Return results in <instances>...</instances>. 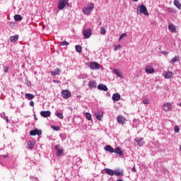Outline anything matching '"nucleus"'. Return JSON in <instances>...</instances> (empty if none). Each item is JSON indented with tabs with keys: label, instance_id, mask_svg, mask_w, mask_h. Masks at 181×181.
I'll list each match as a JSON object with an SVG mask.
<instances>
[{
	"label": "nucleus",
	"instance_id": "obj_31",
	"mask_svg": "<svg viewBox=\"0 0 181 181\" xmlns=\"http://www.w3.org/2000/svg\"><path fill=\"white\" fill-rule=\"evenodd\" d=\"M75 49L76 51L78 52V53H81V52H83V48L81 47V45H76Z\"/></svg>",
	"mask_w": 181,
	"mask_h": 181
},
{
	"label": "nucleus",
	"instance_id": "obj_14",
	"mask_svg": "<svg viewBox=\"0 0 181 181\" xmlns=\"http://www.w3.org/2000/svg\"><path fill=\"white\" fill-rule=\"evenodd\" d=\"M18 39L19 35H13L10 37V42H11V43H16Z\"/></svg>",
	"mask_w": 181,
	"mask_h": 181
},
{
	"label": "nucleus",
	"instance_id": "obj_32",
	"mask_svg": "<svg viewBox=\"0 0 181 181\" xmlns=\"http://www.w3.org/2000/svg\"><path fill=\"white\" fill-rule=\"evenodd\" d=\"M14 19L17 22H21V21H22V16L21 15H16L14 16Z\"/></svg>",
	"mask_w": 181,
	"mask_h": 181
},
{
	"label": "nucleus",
	"instance_id": "obj_28",
	"mask_svg": "<svg viewBox=\"0 0 181 181\" xmlns=\"http://www.w3.org/2000/svg\"><path fill=\"white\" fill-rule=\"evenodd\" d=\"M172 77H173V73H172L170 71H168L165 74V78H172Z\"/></svg>",
	"mask_w": 181,
	"mask_h": 181
},
{
	"label": "nucleus",
	"instance_id": "obj_36",
	"mask_svg": "<svg viewBox=\"0 0 181 181\" xmlns=\"http://www.w3.org/2000/svg\"><path fill=\"white\" fill-rule=\"evenodd\" d=\"M143 104H151V101L149 99L146 98L142 100Z\"/></svg>",
	"mask_w": 181,
	"mask_h": 181
},
{
	"label": "nucleus",
	"instance_id": "obj_12",
	"mask_svg": "<svg viewBox=\"0 0 181 181\" xmlns=\"http://www.w3.org/2000/svg\"><path fill=\"white\" fill-rule=\"evenodd\" d=\"M50 114L51 112L49 110L40 112L41 117H43L44 118H47V117H50Z\"/></svg>",
	"mask_w": 181,
	"mask_h": 181
},
{
	"label": "nucleus",
	"instance_id": "obj_33",
	"mask_svg": "<svg viewBox=\"0 0 181 181\" xmlns=\"http://www.w3.org/2000/svg\"><path fill=\"white\" fill-rule=\"evenodd\" d=\"M167 12H168V13H175V11L173 8H168Z\"/></svg>",
	"mask_w": 181,
	"mask_h": 181
},
{
	"label": "nucleus",
	"instance_id": "obj_9",
	"mask_svg": "<svg viewBox=\"0 0 181 181\" xmlns=\"http://www.w3.org/2000/svg\"><path fill=\"white\" fill-rule=\"evenodd\" d=\"M41 134H42V130H38L37 129H35L30 132V135H31V136H35V135H38L39 136H40Z\"/></svg>",
	"mask_w": 181,
	"mask_h": 181
},
{
	"label": "nucleus",
	"instance_id": "obj_10",
	"mask_svg": "<svg viewBox=\"0 0 181 181\" xmlns=\"http://www.w3.org/2000/svg\"><path fill=\"white\" fill-rule=\"evenodd\" d=\"M90 70H95V69H100V64L97 62H90Z\"/></svg>",
	"mask_w": 181,
	"mask_h": 181
},
{
	"label": "nucleus",
	"instance_id": "obj_37",
	"mask_svg": "<svg viewBox=\"0 0 181 181\" xmlns=\"http://www.w3.org/2000/svg\"><path fill=\"white\" fill-rule=\"evenodd\" d=\"M57 117L58 118H59V119H63L64 117H63V113L61 112H57Z\"/></svg>",
	"mask_w": 181,
	"mask_h": 181
},
{
	"label": "nucleus",
	"instance_id": "obj_17",
	"mask_svg": "<svg viewBox=\"0 0 181 181\" xmlns=\"http://www.w3.org/2000/svg\"><path fill=\"white\" fill-rule=\"evenodd\" d=\"M105 151H107V152H110V153H114L115 149L111 146L107 145L105 147Z\"/></svg>",
	"mask_w": 181,
	"mask_h": 181
},
{
	"label": "nucleus",
	"instance_id": "obj_47",
	"mask_svg": "<svg viewBox=\"0 0 181 181\" xmlns=\"http://www.w3.org/2000/svg\"><path fill=\"white\" fill-rule=\"evenodd\" d=\"M133 2H138L139 0H132Z\"/></svg>",
	"mask_w": 181,
	"mask_h": 181
},
{
	"label": "nucleus",
	"instance_id": "obj_21",
	"mask_svg": "<svg viewBox=\"0 0 181 181\" xmlns=\"http://www.w3.org/2000/svg\"><path fill=\"white\" fill-rule=\"evenodd\" d=\"M179 60H180V57H179V55L175 56L170 62V63H171V64H174L176 63V62H179Z\"/></svg>",
	"mask_w": 181,
	"mask_h": 181
},
{
	"label": "nucleus",
	"instance_id": "obj_6",
	"mask_svg": "<svg viewBox=\"0 0 181 181\" xmlns=\"http://www.w3.org/2000/svg\"><path fill=\"white\" fill-rule=\"evenodd\" d=\"M163 110L165 112H168V111H170L172 110V103H165L163 105Z\"/></svg>",
	"mask_w": 181,
	"mask_h": 181
},
{
	"label": "nucleus",
	"instance_id": "obj_44",
	"mask_svg": "<svg viewBox=\"0 0 181 181\" xmlns=\"http://www.w3.org/2000/svg\"><path fill=\"white\" fill-rule=\"evenodd\" d=\"M132 172H136V168H135V165H134V167L132 168Z\"/></svg>",
	"mask_w": 181,
	"mask_h": 181
},
{
	"label": "nucleus",
	"instance_id": "obj_23",
	"mask_svg": "<svg viewBox=\"0 0 181 181\" xmlns=\"http://www.w3.org/2000/svg\"><path fill=\"white\" fill-rule=\"evenodd\" d=\"M60 71H61L60 69L57 68L56 69H54V71L51 72V74L52 76H59V74H60Z\"/></svg>",
	"mask_w": 181,
	"mask_h": 181
},
{
	"label": "nucleus",
	"instance_id": "obj_39",
	"mask_svg": "<svg viewBox=\"0 0 181 181\" xmlns=\"http://www.w3.org/2000/svg\"><path fill=\"white\" fill-rule=\"evenodd\" d=\"M122 47L121 46V45H115V48H114V51L115 52H117V50H118V49H121Z\"/></svg>",
	"mask_w": 181,
	"mask_h": 181
},
{
	"label": "nucleus",
	"instance_id": "obj_26",
	"mask_svg": "<svg viewBox=\"0 0 181 181\" xmlns=\"http://www.w3.org/2000/svg\"><path fill=\"white\" fill-rule=\"evenodd\" d=\"M105 173L109 175V176H114V170L110 168L105 169Z\"/></svg>",
	"mask_w": 181,
	"mask_h": 181
},
{
	"label": "nucleus",
	"instance_id": "obj_29",
	"mask_svg": "<svg viewBox=\"0 0 181 181\" xmlns=\"http://www.w3.org/2000/svg\"><path fill=\"white\" fill-rule=\"evenodd\" d=\"M113 73H115V74H117V76H118V77H119L120 78H122V74H121L120 71H118V69H114Z\"/></svg>",
	"mask_w": 181,
	"mask_h": 181
},
{
	"label": "nucleus",
	"instance_id": "obj_19",
	"mask_svg": "<svg viewBox=\"0 0 181 181\" xmlns=\"http://www.w3.org/2000/svg\"><path fill=\"white\" fill-rule=\"evenodd\" d=\"M146 73H148V74H152V73L155 72V69L151 66H147L145 69Z\"/></svg>",
	"mask_w": 181,
	"mask_h": 181
},
{
	"label": "nucleus",
	"instance_id": "obj_42",
	"mask_svg": "<svg viewBox=\"0 0 181 181\" xmlns=\"http://www.w3.org/2000/svg\"><path fill=\"white\" fill-rule=\"evenodd\" d=\"M52 129L54 131H59L60 129V127H55V126H52Z\"/></svg>",
	"mask_w": 181,
	"mask_h": 181
},
{
	"label": "nucleus",
	"instance_id": "obj_41",
	"mask_svg": "<svg viewBox=\"0 0 181 181\" xmlns=\"http://www.w3.org/2000/svg\"><path fill=\"white\" fill-rule=\"evenodd\" d=\"M174 131L175 132H179V131H180V128H179V126H175Z\"/></svg>",
	"mask_w": 181,
	"mask_h": 181
},
{
	"label": "nucleus",
	"instance_id": "obj_8",
	"mask_svg": "<svg viewBox=\"0 0 181 181\" xmlns=\"http://www.w3.org/2000/svg\"><path fill=\"white\" fill-rule=\"evenodd\" d=\"M135 141L137 145H139V146H144V145H145V141H144V138L138 137L135 139Z\"/></svg>",
	"mask_w": 181,
	"mask_h": 181
},
{
	"label": "nucleus",
	"instance_id": "obj_24",
	"mask_svg": "<svg viewBox=\"0 0 181 181\" xmlns=\"http://www.w3.org/2000/svg\"><path fill=\"white\" fill-rule=\"evenodd\" d=\"M88 86L90 88H95V87H97V83H95L94 81H92L88 83Z\"/></svg>",
	"mask_w": 181,
	"mask_h": 181
},
{
	"label": "nucleus",
	"instance_id": "obj_20",
	"mask_svg": "<svg viewBox=\"0 0 181 181\" xmlns=\"http://www.w3.org/2000/svg\"><path fill=\"white\" fill-rule=\"evenodd\" d=\"M114 175H115V176H124V171L121 170H115L114 171Z\"/></svg>",
	"mask_w": 181,
	"mask_h": 181
},
{
	"label": "nucleus",
	"instance_id": "obj_1",
	"mask_svg": "<svg viewBox=\"0 0 181 181\" xmlns=\"http://www.w3.org/2000/svg\"><path fill=\"white\" fill-rule=\"evenodd\" d=\"M93 10H94V4L90 3L83 8L82 11L84 15H90V13H91Z\"/></svg>",
	"mask_w": 181,
	"mask_h": 181
},
{
	"label": "nucleus",
	"instance_id": "obj_46",
	"mask_svg": "<svg viewBox=\"0 0 181 181\" xmlns=\"http://www.w3.org/2000/svg\"><path fill=\"white\" fill-rule=\"evenodd\" d=\"M161 53H162V54H169V52H168L166 51L162 52Z\"/></svg>",
	"mask_w": 181,
	"mask_h": 181
},
{
	"label": "nucleus",
	"instance_id": "obj_40",
	"mask_svg": "<svg viewBox=\"0 0 181 181\" xmlns=\"http://www.w3.org/2000/svg\"><path fill=\"white\" fill-rule=\"evenodd\" d=\"M125 36H127V34H125V33L122 34V35L119 36V41L122 40V38H123V37H125Z\"/></svg>",
	"mask_w": 181,
	"mask_h": 181
},
{
	"label": "nucleus",
	"instance_id": "obj_4",
	"mask_svg": "<svg viewBox=\"0 0 181 181\" xmlns=\"http://www.w3.org/2000/svg\"><path fill=\"white\" fill-rule=\"evenodd\" d=\"M91 35H93V31L91 29L88 28L83 30V35L84 36L85 39H90Z\"/></svg>",
	"mask_w": 181,
	"mask_h": 181
},
{
	"label": "nucleus",
	"instance_id": "obj_22",
	"mask_svg": "<svg viewBox=\"0 0 181 181\" xmlns=\"http://www.w3.org/2000/svg\"><path fill=\"white\" fill-rule=\"evenodd\" d=\"M95 117H96V119H98V121H101V117H103V112H95Z\"/></svg>",
	"mask_w": 181,
	"mask_h": 181
},
{
	"label": "nucleus",
	"instance_id": "obj_13",
	"mask_svg": "<svg viewBox=\"0 0 181 181\" xmlns=\"http://www.w3.org/2000/svg\"><path fill=\"white\" fill-rule=\"evenodd\" d=\"M113 101H119L121 100V95L119 93H115L112 96Z\"/></svg>",
	"mask_w": 181,
	"mask_h": 181
},
{
	"label": "nucleus",
	"instance_id": "obj_27",
	"mask_svg": "<svg viewBox=\"0 0 181 181\" xmlns=\"http://www.w3.org/2000/svg\"><path fill=\"white\" fill-rule=\"evenodd\" d=\"M27 146L28 149H33V147L35 146V143L33 141H28L27 143Z\"/></svg>",
	"mask_w": 181,
	"mask_h": 181
},
{
	"label": "nucleus",
	"instance_id": "obj_18",
	"mask_svg": "<svg viewBox=\"0 0 181 181\" xmlns=\"http://www.w3.org/2000/svg\"><path fill=\"white\" fill-rule=\"evenodd\" d=\"M168 29L170 32H172L173 33H176V26L173 24H170L168 25Z\"/></svg>",
	"mask_w": 181,
	"mask_h": 181
},
{
	"label": "nucleus",
	"instance_id": "obj_2",
	"mask_svg": "<svg viewBox=\"0 0 181 181\" xmlns=\"http://www.w3.org/2000/svg\"><path fill=\"white\" fill-rule=\"evenodd\" d=\"M137 12H139V13H143V15H145V16H149V13L148 12V9L145 5L139 6L137 7Z\"/></svg>",
	"mask_w": 181,
	"mask_h": 181
},
{
	"label": "nucleus",
	"instance_id": "obj_7",
	"mask_svg": "<svg viewBox=\"0 0 181 181\" xmlns=\"http://www.w3.org/2000/svg\"><path fill=\"white\" fill-rule=\"evenodd\" d=\"M55 149L57 151V156H62L64 152V150H63V148L60 147V145H56Z\"/></svg>",
	"mask_w": 181,
	"mask_h": 181
},
{
	"label": "nucleus",
	"instance_id": "obj_35",
	"mask_svg": "<svg viewBox=\"0 0 181 181\" xmlns=\"http://www.w3.org/2000/svg\"><path fill=\"white\" fill-rule=\"evenodd\" d=\"M86 119H88V121H91V114L86 112Z\"/></svg>",
	"mask_w": 181,
	"mask_h": 181
},
{
	"label": "nucleus",
	"instance_id": "obj_3",
	"mask_svg": "<svg viewBox=\"0 0 181 181\" xmlns=\"http://www.w3.org/2000/svg\"><path fill=\"white\" fill-rule=\"evenodd\" d=\"M66 5L69 6V0H59L58 3V9L62 11V9H64Z\"/></svg>",
	"mask_w": 181,
	"mask_h": 181
},
{
	"label": "nucleus",
	"instance_id": "obj_30",
	"mask_svg": "<svg viewBox=\"0 0 181 181\" xmlns=\"http://www.w3.org/2000/svg\"><path fill=\"white\" fill-rule=\"evenodd\" d=\"M174 5H175V6H176V8H177V9H180L181 8L180 2H179L178 0H175L174 1Z\"/></svg>",
	"mask_w": 181,
	"mask_h": 181
},
{
	"label": "nucleus",
	"instance_id": "obj_49",
	"mask_svg": "<svg viewBox=\"0 0 181 181\" xmlns=\"http://www.w3.org/2000/svg\"><path fill=\"white\" fill-rule=\"evenodd\" d=\"M4 158H8V156H4Z\"/></svg>",
	"mask_w": 181,
	"mask_h": 181
},
{
	"label": "nucleus",
	"instance_id": "obj_16",
	"mask_svg": "<svg viewBox=\"0 0 181 181\" xmlns=\"http://www.w3.org/2000/svg\"><path fill=\"white\" fill-rule=\"evenodd\" d=\"M115 153H117V155H119V156H124V152L121 150V148L117 147L115 149Z\"/></svg>",
	"mask_w": 181,
	"mask_h": 181
},
{
	"label": "nucleus",
	"instance_id": "obj_15",
	"mask_svg": "<svg viewBox=\"0 0 181 181\" xmlns=\"http://www.w3.org/2000/svg\"><path fill=\"white\" fill-rule=\"evenodd\" d=\"M98 88L102 91H108V88H107V86L104 84H99L98 86Z\"/></svg>",
	"mask_w": 181,
	"mask_h": 181
},
{
	"label": "nucleus",
	"instance_id": "obj_11",
	"mask_svg": "<svg viewBox=\"0 0 181 181\" xmlns=\"http://www.w3.org/2000/svg\"><path fill=\"white\" fill-rule=\"evenodd\" d=\"M117 121L119 124H122V125H124L125 124V117H122V115H119L117 117Z\"/></svg>",
	"mask_w": 181,
	"mask_h": 181
},
{
	"label": "nucleus",
	"instance_id": "obj_34",
	"mask_svg": "<svg viewBox=\"0 0 181 181\" xmlns=\"http://www.w3.org/2000/svg\"><path fill=\"white\" fill-rule=\"evenodd\" d=\"M70 43L67 41H62L60 43V46H69Z\"/></svg>",
	"mask_w": 181,
	"mask_h": 181
},
{
	"label": "nucleus",
	"instance_id": "obj_43",
	"mask_svg": "<svg viewBox=\"0 0 181 181\" xmlns=\"http://www.w3.org/2000/svg\"><path fill=\"white\" fill-rule=\"evenodd\" d=\"M8 71H9V68L8 66H4V73H8Z\"/></svg>",
	"mask_w": 181,
	"mask_h": 181
},
{
	"label": "nucleus",
	"instance_id": "obj_45",
	"mask_svg": "<svg viewBox=\"0 0 181 181\" xmlns=\"http://www.w3.org/2000/svg\"><path fill=\"white\" fill-rule=\"evenodd\" d=\"M30 107H34L35 103H33V101H30Z\"/></svg>",
	"mask_w": 181,
	"mask_h": 181
},
{
	"label": "nucleus",
	"instance_id": "obj_25",
	"mask_svg": "<svg viewBox=\"0 0 181 181\" xmlns=\"http://www.w3.org/2000/svg\"><path fill=\"white\" fill-rule=\"evenodd\" d=\"M25 98L27 100H33V98H35V95L32 93H25Z\"/></svg>",
	"mask_w": 181,
	"mask_h": 181
},
{
	"label": "nucleus",
	"instance_id": "obj_38",
	"mask_svg": "<svg viewBox=\"0 0 181 181\" xmlns=\"http://www.w3.org/2000/svg\"><path fill=\"white\" fill-rule=\"evenodd\" d=\"M100 33L101 35H105V33H107V30H105V28H104V27H102L100 28Z\"/></svg>",
	"mask_w": 181,
	"mask_h": 181
},
{
	"label": "nucleus",
	"instance_id": "obj_5",
	"mask_svg": "<svg viewBox=\"0 0 181 181\" xmlns=\"http://www.w3.org/2000/svg\"><path fill=\"white\" fill-rule=\"evenodd\" d=\"M62 96L65 100L70 98V97H71V92H70L69 90H63L62 91Z\"/></svg>",
	"mask_w": 181,
	"mask_h": 181
},
{
	"label": "nucleus",
	"instance_id": "obj_48",
	"mask_svg": "<svg viewBox=\"0 0 181 181\" xmlns=\"http://www.w3.org/2000/svg\"><path fill=\"white\" fill-rule=\"evenodd\" d=\"M6 122H9V119L8 118L6 119Z\"/></svg>",
	"mask_w": 181,
	"mask_h": 181
}]
</instances>
